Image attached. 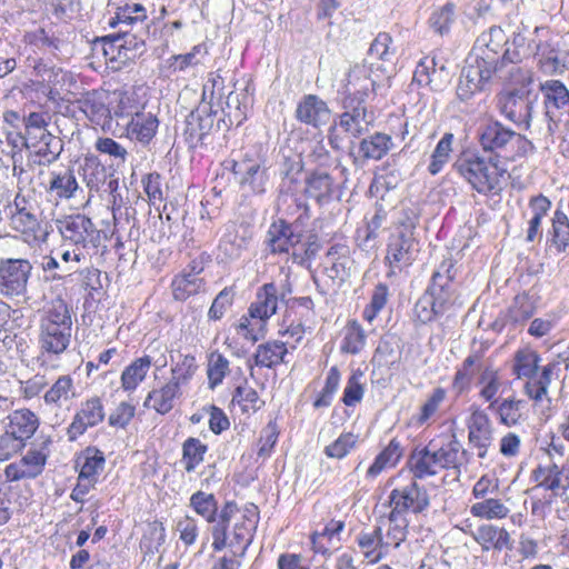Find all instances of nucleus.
I'll list each match as a JSON object with an SVG mask.
<instances>
[{"label": "nucleus", "mask_w": 569, "mask_h": 569, "mask_svg": "<svg viewBox=\"0 0 569 569\" xmlns=\"http://www.w3.org/2000/svg\"><path fill=\"white\" fill-rule=\"evenodd\" d=\"M23 39L26 43L50 52L58 50L60 44V40L43 28L26 32Z\"/></svg>", "instance_id": "nucleus-62"}, {"label": "nucleus", "mask_w": 569, "mask_h": 569, "mask_svg": "<svg viewBox=\"0 0 569 569\" xmlns=\"http://www.w3.org/2000/svg\"><path fill=\"white\" fill-rule=\"evenodd\" d=\"M149 369L143 361L138 358L130 363L121 375L122 388L127 391L134 390L138 385L146 378Z\"/></svg>", "instance_id": "nucleus-60"}, {"label": "nucleus", "mask_w": 569, "mask_h": 569, "mask_svg": "<svg viewBox=\"0 0 569 569\" xmlns=\"http://www.w3.org/2000/svg\"><path fill=\"white\" fill-rule=\"evenodd\" d=\"M199 271L192 267L189 273H181L172 281V293L176 300L184 301L198 293L204 286L203 279L198 277Z\"/></svg>", "instance_id": "nucleus-43"}, {"label": "nucleus", "mask_w": 569, "mask_h": 569, "mask_svg": "<svg viewBox=\"0 0 569 569\" xmlns=\"http://www.w3.org/2000/svg\"><path fill=\"white\" fill-rule=\"evenodd\" d=\"M256 523V520L239 512L226 530L227 541L229 542L226 548L234 550V553L244 556L252 542Z\"/></svg>", "instance_id": "nucleus-26"}, {"label": "nucleus", "mask_w": 569, "mask_h": 569, "mask_svg": "<svg viewBox=\"0 0 569 569\" xmlns=\"http://www.w3.org/2000/svg\"><path fill=\"white\" fill-rule=\"evenodd\" d=\"M44 191L57 203L68 201L77 197L82 189L79 186L72 167L60 166L49 172Z\"/></svg>", "instance_id": "nucleus-18"}, {"label": "nucleus", "mask_w": 569, "mask_h": 569, "mask_svg": "<svg viewBox=\"0 0 569 569\" xmlns=\"http://www.w3.org/2000/svg\"><path fill=\"white\" fill-rule=\"evenodd\" d=\"M48 442H42L39 448H30L19 461L8 465L4 469L7 480L19 481L21 479H34L40 476L48 459V451L46 450Z\"/></svg>", "instance_id": "nucleus-15"}, {"label": "nucleus", "mask_w": 569, "mask_h": 569, "mask_svg": "<svg viewBox=\"0 0 569 569\" xmlns=\"http://www.w3.org/2000/svg\"><path fill=\"white\" fill-rule=\"evenodd\" d=\"M216 112L210 103H201L191 111L186 120V132L192 139L202 140L212 129Z\"/></svg>", "instance_id": "nucleus-35"}, {"label": "nucleus", "mask_w": 569, "mask_h": 569, "mask_svg": "<svg viewBox=\"0 0 569 569\" xmlns=\"http://www.w3.org/2000/svg\"><path fill=\"white\" fill-rule=\"evenodd\" d=\"M543 97L545 114L548 118V129L552 131L556 124V112L569 107V89L560 80H547L540 83Z\"/></svg>", "instance_id": "nucleus-23"}, {"label": "nucleus", "mask_w": 569, "mask_h": 569, "mask_svg": "<svg viewBox=\"0 0 569 569\" xmlns=\"http://www.w3.org/2000/svg\"><path fill=\"white\" fill-rule=\"evenodd\" d=\"M393 147L391 136L382 132H375L359 141L357 144L351 142L349 157L356 167H363L370 160H381Z\"/></svg>", "instance_id": "nucleus-14"}, {"label": "nucleus", "mask_w": 569, "mask_h": 569, "mask_svg": "<svg viewBox=\"0 0 569 569\" xmlns=\"http://www.w3.org/2000/svg\"><path fill=\"white\" fill-rule=\"evenodd\" d=\"M541 357L532 349H520L513 357V373L518 378H527L525 385L526 395L536 403L547 402L550 405L549 387L552 381L558 362H549L540 368Z\"/></svg>", "instance_id": "nucleus-4"}, {"label": "nucleus", "mask_w": 569, "mask_h": 569, "mask_svg": "<svg viewBox=\"0 0 569 569\" xmlns=\"http://www.w3.org/2000/svg\"><path fill=\"white\" fill-rule=\"evenodd\" d=\"M108 24L117 31L149 32V19L147 9L137 2L126 3L119 7L113 17H110Z\"/></svg>", "instance_id": "nucleus-20"}, {"label": "nucleus", "mask_w": 569, "mask_h": 569, "mask_svg": "<svg viewBox=\"0 0 569 569\" xmlns=\"http://www.w3.org/2000/svg\"><path fill=\"white\" fill-rule=\"evenodd\" d=\"M507 43L508 38L505 31L500 27L493 26L478 37L472 53L467 60L497 73L507 63H515L520 59L517 51L505 48Z\"/></svg>", "instance_id": "nucleus-6"}, {"label": "nucleus", "mask_w": 569, "mask_h": 569, "mask_svg": "<svg viewBox=\"0 0 569 569\" xmlns=\"http://www.w3.org/2000/svg\"><path fill=\"white\" fill-rule=\"evenodd\" d=\"M478 360L479 357L477 355H470L463 360L461 367L457 370L452 381V389L457 395H461L469 388L473 376L471 368Z\"/></svg>", "instance_id": "nucleus-63"}, {"label": "nucleus", "mask_w": 569, "mask_h": 569, "mask_svg": "<svg viewBox=\"0 0 569 569\" xmlns=\"http://www.w3.org/2000/svg\"><path fill=\"white\" fill-rule=\"evenodd\" d=\"M232 172L238 177L239 183L248 187L251 192L262 194L266 191L268 174L262 159L246 153L242 160L232 161Z\"/></svg>", "instance_id": "nucleus-19"}, {"label": "nucleus", "mask_w": 569, "mask_h": 569, "mask_svg": "<svg viewBox=\"0 0 569 569\" xmlns=\"http://www.w3.org/2000/svg\"><path fill=\"white\" fill-rule=\"evenodd\" d=\"M410 471L415 479H425L436 476L439 469L429 457V451L425 448H416L409 459Z\"/></svg>", "instance_id": "nucleus-50"}, {"label": "nucleus", "mask_w": 569, "mask_h": 569, "mask_svg": "<svg viewBox=\"0 0 569 569\" xmlns=\"http://www.w3.org/2000/svg\"><path fill=\"white\" fill-rule=\"evenodd\" d=\"M402 456L400 442L392 439L389 445L376 457L369 467L368 477H377L386 467L395 466Z\"/></svg>", "instance_id": "nucleus-47"}, {"label": "nucleus", "mask_w": 569, "mask_h": 569, "mask_svg": "<svg viewBox=\"0 0 569 569\" xmlns=\"http://www.w3.org/2000/svg\"><path fill=\"white\" fill-rule=\"evenodd\" d=\"M104 419V409L100 398L93 397L81 403L67 429L69 440L74 441L88 428L99 425Z\"/></svg>", "instance_id": "nucleus-21"}, {"label": "nucleus", "mask_w": 569, "mask_h": 569, "mask_svg": "<svg viewBox=\"0 0 569 569\" xmlns=\"http://www.w3.org/2000/svg\"><path fill=\"white\" fill-rule=\"evenodd\" d=\"M72 336V317L68 303L56 298L47 305L40 317L38 343L40 353L49 358L63 353Z\"/></svg>", "instance_id": "nucleus-2"}, {"label": "nucleus", "mask_w": 569, "mask_h": 569, "mask_svg": "<svg viewBox=\"0 0 569 569\" xmlns=\"http://www.w3.org/2000/svg\"><path fill=\"white\" fill-rule=\"evenodd\" d=\"M77 396L73 379L70 375L60 376L43 396L48 406L62 407L63 403L74 399Z\"/></svg>", "instance_id": "nucleus-41"}, {"label": "nucleus", "mask_w": 569, "mask_h": 569, "mask_svg": "<svg viewBox=\"0 0 569 569\" xmlns=\"http://www.w3.org/2000/svg\"><path fill=\"white\" fill-rule=\"evenodd\" d=\"M33 270L32 263L24 258L0 259V295L6 298L23 297L28 301V283Z\"/></svg>", "instance_id": "nucleus-8"}, {"label": "nucleus", "mask_w": 569, "mask_h": 569, "mask_svg": "<svg viewBox=\"0 0 569 569\" xmlns=\"http://www.w3.org/2000/svg\"><path fill=\"white\" fill-rule=\"evenodd\" d=\"M493 74L488 69L467 60L457 87L458 98L462 101L470 99L476 92L485 89Z\"/></svg>", "instance_id": "nucleus-25"}, {"label": "nucleus", "mask_w": 569, "mask_h": 569, "mask_svg": "<svg viewBox=\"0 0 569 569\" xmlns=\"http://www.w3.org/2000/svg\"><path fill=\"white\" fill-rule=\"evenodd\" d=\"M189 507L211 525L210 533L212 537L211 547L213 551H222L226 549L227 545H229L226 530L239 513L237 502L229 500L219 507L218 500L213 493L198 490L191 495Z\"/></svg>", "instance_id": "nucleus-3"}, {"label": "nucleus", "mask_w": 569, "mask_h": 569, "mask_svg": "<svg viewBox=\"0 0 569 569\" xmlns=\"http://www.w3.org/2000/svg\"><path fill=\"white\" fill-rule=\"evenodd\" d=\"M469 443L477 449V456L485 459L493 440V427L487 412L472 406L467 420Z\"/></svg>", "instance_id": "nucleus-13"}, {"label": "nucleus", "mask_w": 569, "mask_h": 569, "mask_svg": "<svg viewBox=\"0 0 569 569\" xmlns=\"http://www.w3.org/2000/svg\"><path fill=\"white\" fill-rule=\"evenodd\" d=\"M149 32L114 31L101 38L103 54L110 60H134L146 51Z\"/></svg>", "instance_id": "nucleus-9"}, {"label": "nucleus", "mask_w": 569, "mask_h": 569, "mask_svg": "<svg viewBox=\"0 0 569 569\" xmlns=\"http://www.w3.org/2000/svg\"><path fill=\"white\" fill-rule=\"evenodd\" d=\"M452 167L479 193H496L501 189L500 180L506 169L500 167L497 156L485 158L466 151L458 156Z\"/></svg>", "instance_id": "nucleus-5"}, {"label": "nucleus", "mask_w": 569, "mask_h": 569, "mask_svg": "<svg viewBox=\"0 0 569 569\" xmlns=\"http://www.w3.org/2000/svg\"><path fill=\"white\" fill-rule=\"evenodd\" d=\"M336 191L333 178L323 171H313L306 178L305 193L318 204L331 202Z\"/></svg>", "instance_id": "nucleus-33"}, {"label": "nucleus", "mask_w": 569, "mask_h": 569, "mask_svg": "<svg viewBox=\"0 0 569 569\" xmlns=\"http://www.w3.org/2000/svg\"><path fill=\"white\" fill-rule=\"evenodd\" d=\"M168 347L166 343L160 341H152L144 350V355L140 357L143 363L150 369L154 367L157 370H161L168 365Z\"/></svg>", "instance_id": "nucleus-59"}, {"label": "nucleus", "mask_w": 569, "mask_h": 569, "mask_svg": "<svg viewBox=\"0 0 569 569\" xmlns=\"http://www.w3.org/2000/svg\"><path fill=\"white\" fill-rule=\"evenodd\" d=\"M419 252V242L412 233V224L403 231H395L387 246L386 262L389 264L388 276H392L416 260Z\"/></svg>", "instance_id": "nucleus-10"}, {"label": "nucleus", "mask_w": 569, "mask_h": 569, "mask_svg": "<svg viewBox=\"0 0 569 569\" xmlns=\"http://www.w3.org/2000/svg\"><path fill=\"white\" fill-rule=\"evenodd\" d=\"M247 247L244 237L239 236L236 231L228 230L220 240L219 249L227 258H239L242 250Z\"/></svg>", "instance_id": "nucleus-64"}, {"label": "nucleus", "mask_w": 569, "mask_h": 569, "mask_svg": "<svg viewBox=\"0 0 569 569\" xmlns=\"http://www.w3.org/2000/svg\"><path fill=\"white\" fill-rule=\"evenodd\" d=\"M104 462L102 451L88 448L83 456L77 460V466L80 467L79 477L97 482V475L103 470Z\"/></svg>", "instance_id": "nucleus-46"}, {"label": "nucleus", "mask_w": 569, "mask_h": 569, "mask_svg": "<svg viewBox=\"0 0 569 569\" xmlns=\"http://www.w3.org/2000/svg\"><path fill=\"white\" fill-rule=\"evenodd\" d=\"M515 137V131L503 126L499 121H490L481 126L479 131V142L483 151L490 152V156H497L507 150Z\"/></svg>", "instance_id": "nucleus-24"}, {"label": "nucleus", "mask_w": 569, "mask_h": 569, "mask_svg": "<svg viewBox=\"0 0 569 569\" xmlns=\"http://www.w3.org/2000/svg\"><path fill=\"white\" fill-rule=\"evenodd\" d=\"M533 477L539 487L552 491L555 496L563 497L569 491V468L556 463L539 466Z\"/></svg>", "instance_id": "nucleus-28"}, {"label": "nucleus", "mask_w": 569, "mask_h": 569, "mask_svg": "<svg viewBox=\"0 0 569 569\" xmlns=\"http://www.w3.org/2000/svg\"><path fill=\"white\" fill-rule=\"evenodd\" d=\"M229 373V360L218 351L210 353L207 365L208 385L210 389L217 388L222 383L224 377Z\"/></svg>", "instance_id": "nucleus-55"}, {"label": "nucleus", "mask_w": 569, "mask_h": 569, "mask_svg": "<svg viewBox=\"0 0 569 569\" xmlns=\"http://www.w3.org/2000/svg\"><path fill=\"white\" fill-rule=\"evenodd\" d=\"M182 396L181 386L171 378L160 388L151 390L144 399L143 407L166 415L174 407V401Z\"/></svg>", "instance_id": "nucleus-31"}, {"label": "nucleus", "mask_w": 569, "mask_h": 569, "mask_svg": "<svg viewBox=\"0 0 569 569\" xmlns=\"http://www.w3.org/2000/svg\"><path fill=\"white\" fill-rule=\"evenodd\" d=\"M366 345L365 330L357 321H352L342 340L341 351L350 355L359 353Z\"/></svg>", "instance_id": "nucleus-58"}, {"label": "nucleus", "mask_w": 569, "mask_h": 569, "mask_svg": "<svg viewBox=\"0 0 569 569\" xmlns=\"http://www.w3.org/2000/svg\"><path fill=\"white\" fill-rule=\"evenodd\" d=\"M455 12L456 6L452 2L435 10L429 18L430 28L440 36L447 34L455 22Z\"/></svg>", "instance_id": "nucleus-56"}, {"label": "nucleus", "mask_w": 569, "mask_h": 569, "mask_svg": "<svg viewBox=\"0 0 569 569\" xmlns=\"http://www.w3.org/2000/svg\"><path fill=\"white\" fill-rule=\"evenodd\" d=\"M288 352L287 343L279 340L268 341L257 347L253 355L254 365L264 368H274L284 363V357Z\"/></svg>", "instance_id": "nucleus-39"}, {"label": "nucleus", "mask_w": 569, "mask_h": 569, "mask_svg": "<svg viewBox=\"0 0 569 569\" xmlns=\"http://www.w3.org/2000/svg\"><path fill=\"white\" fill-rule=\"evenodd\" d=\"M366 101L341 98L343 112L339 116V126L352 138L367 133L375 123V112L368 109Z\"/></svg>", "instance_id": "nucleus-12"}, {"label": "nucleus", "mask_w": 569, "mask_h": 569, "mask_svg": "<svg viewBox=\"0 0 569 569\" xmlns=\"http://www.w3.org/2000/svg\"><path fill=\"white\" fill-rule=\"evenodd\" d=\"M451 259L440 263L433 272L430 283L417 300L413 313L417 320L427 325L449 312L458 300L455 283L456 270Z\"/></svg>", "instance_id": "nucleus-1"}, {"label": "nucleus", "mask_w": 569, "mask_h": 569, "mask_svg": "<svg viewBox=\"0 0 569 569\" xmlns=\"http://www.w3.org/2000/svg\"><path fill=\"white\" fill-rule=\"evenodd\" d=\"M379 83L371 77V69L365 64H355L342 80L341 98H357L367 100L377 93Z\"/></svg>", "instance_id": "nucleus-16"}, {"label": "nucleus", "mask_w": 569, "mask_h": 569, "mask_svg": "<svg viewBox=\"0 0 569 569\" xmlns=\"http://www.w3.org/2000/svg\"><path fill=\"white\" fill-rule=\"evenodd\" d=\"M27 67L30 69L32 83L43 92L51 93L64 82L66 73L62 69L41 58L28 57Z\"/></svg>", "instance_id": "nucleus-22"}, {"label": "nucleus", "mask_w": 569, "mask_h": 569, "mask_svg": "<svg viewBox=\"0 0 569 569\" xmlns=\"http://www.w3.org/2000/svg\"><path fill=\"white\" fill-rule=\"evenodd\" d=\"M530 89H511L497 96L499 111L510 121L526 124L528 128L532 120L533 106L537 100L530 97Z\"/></svg>", "instance_id": "nucleus-11"}, {"label": "nucleus", "mask_w": 569, "mask_h": 569, "mask_svg": "<svg viewBox=\"0 0 569 569\" xmlns=\"http://www.w3.org/2000/svg\"><path fill=\"white\" fill-rule=\"evenodd\" d=\"M232 401L237 402L243 412H256L263 406V401L259 399L258 392L247 386H238L232 397Z\"/></svg>", "instance_id": "nucleus-61"}, {"label": "nucleus", "mask_w": 569, "mask_h": 569, "mask_svg": "<svg viewBox=\"0 0 569 569\" xmlns=\"http://www.w3.org/2000/svg\"><path fill=\"white\" fill-rule=\"evenodd\" d=\"M236 331L248 341L257 342L264 338L267 323L261 319L251 318L249 312L243 315L236 325Z\"/></svg>", "instance_id": "nucleus-54"}, {"label": "nucleus", "mask_w": 569, "mask_h": 569, "mask_svg": "<svg viewBox=\"0 0 569 569\" xmlns=\"http://www.w3.org/2000/svg\"><path fill=\"white\" fill-rule=\"evenodd\" d=\"M144 110V102L134 88L119 92L118 106L114 109L117 118H131Z\"/></svg>", "instance_id": "nucleus-51"}, {"label": "nucleus", "mask_w": 569, "mask_h": 569, "mask_svg": "<svg viewBox=\"0 0 569 569\" xmlns=\"http://www.w3.org/2000/svg\"><path fill=\"white\" fill-rule=\"evenodd\" d=\"M158 128V114L146 110L132 116L126 124L127 137L142 144H148L154 138Z\"/></svg>", "instance_id": "nucleus-30"}, {"label": "nucleus", "mask_w": 569, "mask_h": 569, "mask_svg": "<svg viewBox=\"0 0 569 569\" xmlns=\"http://www.w3.org/2000/svg\"><path fill=\"white\" fill-rule=\"evenodd\" d=\"M439 450L445 469L452 468L459 470L463 463H468L470 460V453L463 449L456 436H452L450 440L439 446Z\"/></svg>", "instance_id": "nucleus-45"}, {"label": "nucleus", "mask_w": 569, "mask_h": 569, "mask_svg": "<svg viewBox=\"0 0 569 569\" xmlns=\"http://www.w3.org/2000/svg\"><path fill=\"white\" fill-rule=\"evenodd\" d=\"M79 109L90 119L91 122L98 126H106L110 119V109L104 103L101 94L97 92H87L81 99L78 100Z\"/></svg>", "instance_id": "nucleus-40"}, {"label": "nucleus", "mask_w": 569, "mask_h": 569, "mask_svg": "<svg viewBox=\"0 0 569 569\" xmlns=\"http://www.w3.org/2000/svg\"><path fill=\"white\" fill-rule=\"evenodd\" d=\"M208 450L207 445L202 443L198 438L189 437L182 445V463L184 470L190 473L203 461Z\"/></svg>", "instance_id": "nucleus-49"}, {"label": "nucleus", "mask_w": 569, "mask_h": 569, "mask_svg": "<svg viewBox=\"0 0 569 569\" xmlns=\"http://www.w3.org/2000/svg\"><path fill=\"white\" fill-rule=\"evenodd\" d=\"M551 240L559 252L569 247V218L561 210H556L552 218Z\"/></svg>", "instance_id": "nucleus-57"}, {"label": "nucleus", "mask_w": 569, "mask_h": 569, "mask_svg": "<svg viewBox=\"0 0 569 569\" xmlns=\"http://www.w3.org/2000/svg\"><path fill=\"white\" fill-rule=\"evenodd\" d=\"M523 401L515 397L501 399L497 405L492 406V411L498 421L506 427H515L522 420L521 406Z\"/></svg>", "instance_id": "nucleus-44"}, {"label": "nucleus", "mask_w": 569, "mask_h": 569, "mask_svg": "<svg viewBox=\"0 0 569 569\" xmlns=\"http://www.w3.org/2000/svg\"><path fill=\"white\" fill-rule=\"evenodd\" d=\"M37 209L30 211L11 212L10 226L20 232L24 241L33 242L44 240L41 236V224L36 213Z\"/></svg>", "instance_id": "nucleus-38"}, {"label": "nucleus", "mask_w": 569, "mask_h": 569, "mask_svg": "<svg viewBox=\"0 0 569 569\" xmlns=\"http://www.w3.org/2000/svg\"><path fill=\"white\" fill-rule=\"evenodd\" d=\"M389 528L386 535V547L398 548L407 538L409 520L406 516L390 511L388 515Z\"/></svg>", "instance_id": "nucleus-53"}, {"label": "nucleus", "mask_w": 569, "mask_h": 569, "mask_svg": "<svg viewBox=\"0 0 569 569\" xmlns=\"http://www.w3.org/2000/svg\"><path fill=\"white\" fill-rule=\"evenodd\" d=\"M477 385L480 388L479 397L485 402L489 403V410L501 400L497 398V395L499 393L502 382L498 371L493 368H485L478 378Z\"/></svg>", "instance_id": "nucleus-42"}, {"label": "nucleus", "mask_w": 569, "mask_h": 569, "mask_svg": "<svg viewBox=\"0 0 569 569\" xmlns=\"http://www.w3.org/2000/svg\"><path fill=\"white\" fill-rule=\"evenodd\" d=\"M331 111L325 100L307 94L298 103L296 117L300 122L318 128L328 122Z\"/></svg>", "instance_id": "nucleus-29"}, {"label": "nucleus", "mask_w": 569, "mask_h": 569, "mask_svg": "<svg viewBox=\"0 0 569 569\" xmlns=\"http://www.w3.org/2000/svg\"><path fill=\"white\" fill-rule=\"evenodd\" d=\"M453 139L455 137L451 132H446L437 143L435 150L432 151V154L430 157V163L428 166V171L430 174H438L442 170L445 164L449 161L450 153L452 151Z\"/></svg>", "instance_id": "nucleus-52"}, {"label": "nucleus", "mask_w": 569, "mask_h": 569, "mask_svg": "<svg viewBox=\"0 0 569 569\" xmlns=\"http://www.w3.org/2000/svg\"><path fill=\"white\" fill-rule=\"evenodd\" d=\"M301 241V234L296 233L291 224L280 220L273 222L268 230V246L272 253L288 252L290 247Z\"/></svg>", "instance_id": "nucleus-36"}, {"label": "nucleus", "mask_w": 569, "mask_h": 569, "mask_svg": "<svg viewBox=\"0 0 569 569\" xmlns=\"http://www.w3.org/2000/svg\"><path fill=\"white\" fill-rule=\"evenodd\" d=\"M39 427L38 417L29 409L16 410L7 417L4 422V431L20 441V447L26 446V441L30 439Z\"/></svg>", "instance_id": "nucleus-27"}, {"label": "nucleus", "mask_w": 569, "mask_h": 569, "mask_svg": "<svg viewBox=\"0 0 569 569\" xmlns=\"http://www.w3.org/2000/svg\"><path fill=\"white\" fill-rule=\"evenodd\" d=\"M509 511V508L500 499L493 498L483 499L470 507V513L473 517L486 520L503 519Z\"/></svg>", "instance_id": "nucleus-48"}, {"label": "nucleus", "mask_w": 569, "mask_h": 569, "mask_svg": "<svg viewBox=\"0 0 569 569\" xmlns=\"http://www.w3.org/2000/svg\"><path fill=\"white\" fill-rule=\"evenodd\" d=\"M429 503L427 490L416 481L402 488H396L389 495L391 511L403 516L408 511L420 513L429 507Z\"/></svg>", "instance_id": "nucleus-17"}, {"label": "nucleus", "mask_w": 569, "mask_h": 569, "mask_svg": "<svg viewBox=\"0 0 569 569\" xmlns=\"http://www.w3.org/2000/svg\"><path fill=\"white\" fill-rule=\"evenodd\" d=\"M278 289L273 282L264 283L258 289L256 299L249 307L251 318L267 320L277 312Z\"/></svg>", "instance_id": "nucleus-34"}, {"label": "nucleus", "mask_w": 569, "mask_h": 569, "mask_svg": "<svg viewBox=\"0 0 569 569\" xmlns=\"http://www.w3.org/2000/svg\"><path fill=\"white\" fill-rule=\"evenodd\" d=\"M469 535L481 546L483 551L491 549L501 551L512 548L510 535L505 528L486 523L470 531Z\"/></svg>", "instance_id": "nucleus-32"}, {"label": "nucleus", "mask_w": 569, "mask_h": 569, "mask_svg": "<svg viewBox=\"0 0 569 569\" xmlns=\"http://www.w3.org/2000/svg\"><path fill=\"white\" fill-rule=\"evenodd\" d=\"M536 312V306L532 299L527 293L517 295L509 309L507 310L503 319L496 320L493 328L501 329L505 325L511 323L518 326L529 320Z\"/></svg>", "instance_id": "nucleus-37"}, {"label": "nucleus", "mask_w": 569, "mask_h": 569, "mask_svg": "<svg viewBox=\"0 0 569 569\" xmlns=\"http://www.w3.org/2000/svg\"><path fill=\"white\" fill-rule=\"evenodd\" d=\"M56 226L63 246L80 248L98 257L103 253L106 246L102 244V230L86 214L64 216L56 220Z\"/></svg>", "instance_id": "nucleus-7"}]
</instances>
